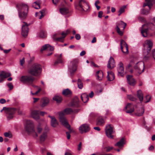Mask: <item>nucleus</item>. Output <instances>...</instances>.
<instances>
[{"instance_id":"c85d7f7f","label":"nucleus","mask_w":155,"mask_h":155,"mask_svg":"<svg viewBox=\"0 0 155 155\" xmlns=\"http://www.w3.org/2000/svg\"><path fill=\"white\" fill-rule=\"evenodd\" d=\"M107 78L108 81H112L114 79V73L111 71L107 72Z\"/></svg>"},{"instance_id":"e2e57ef3","label":"nucleus","mask_w":155,"mask_h":155,"mask_svg":"<svg viewBox=\"0 0 155 155\" xmlns=\"http://www.w3.org/2000/svg\"><path fill=\"white\" fill-rule=\"evenodd\" d=\"M89 95L90 97H91V98L93 97L94 95V93L93 91H91V93L90 94H89Z\"/></svg>"},{"instance_id":"f704fd0d","label":"nucleus","mask_w":155,"mask_h":155,"mask_svg":"<svg viewBox=\"0 0 155 155\" xmlns=\"http://www.w3.org/2000/svg\"><path fill=\"white\" fill-rule=\"evenodd\" d=\"M96 75L97 77V79L98 80H101L103 78V74L102 71H99L96 72Z\"/></svg>"},{"instance_id":"72a5a7b5","label":"nucleus","mask_w":155,"mask_h":155,"mask_svg":"<svg viewBox=\"0 0 155 155\" xmlns=\"http://www.w3.org/2000/svg\"><path fill=\"white\" fill-rule=\"evenodd\" d=\"M49 100L47 98H43L41 101V106L44 107L46 106L49 102Z\"/></svg>"},{"instance_id":"774afa93","label":"nucleus","mask_w":155,"mask_h":155,"mask_svg":"<svg viewBox=\"0 0 155 155\" xmlns=\"http://www.w3.org/2000/svg\"><path fill=\"white\" fill-rule=\"evenodd\" d=\"M85 51H83L80 53V55L81 56H83L85 55Z\"/></svg>"},{"instance_id":"b1692460","label":"nucleus","mask_w":155,"mask_h":155,"mask_svg":"<svg viewBox=\"0 0 155 155\" xmlns=\"http://www.w3.org/2000/svg\"><path fill=\"white\" fill-rule=\"evenodd\" d=\"M47 49L48 50L50 51H53L54 50V47L51 46L48 44H46L42 46L41 49V51L42 52L43 51Z\"/></svg>"},{"instance_id":"f8f14e48","label":"nucleus","mask_w":155,"mask_h":155,"mask_svg":"<svg viewBox=\"0 0 155 155\" xmlns=\"http://www.w3.org/2000/svg\"><path fill=\"white\" fill-rule=\"evenodd\" d=\"M26 129L28 133L31 134L32 132H34L35 125L33 121L28 120L26 121Z\"/></svg>"},{"instance_id":"4c0bfd02","label":"nucleus","mask_w":155,"mask_h":155,"mask_svg":"<svg viewBox=\"0 0 155 155\" xmlns=\"http://www.w3.org/2000/svg\"><path fill=\"white\" fill-rule=\"evenodd\" d=\"M47 132H43L40 137V140L41 141H44L47 137Z\"/></svg>"},{"instance_id":"6ab92c4d","label":"nucleus","mask_w":155,"mask_h":155,"mask_svg":"<svg viewBox=\"0 0 155 155\" xmlns=\"http://www.w3.org/2000/svg\"><path fill=\"white\" fill-rule=\"evenodd\" d=\"M124 110L127 113H131L134 110L133 105L131 103H128L125 106Z\"/></svg>"},{"instance_id":"cd10ccee","label":"nucleus","mask_w":155,"mask_h":155,"mask_svg":"<svg viewBox=\"0 0 155 155\" xmlns=\"http://www.w3.org/2000/svg\"><path fill=\"white\" fill-rule=\"evenodd\" d=\"M125 143L124 140L123 138H122L119 141L115 144V146L120 148L123 147Z\"/></svg>"},{"instance_id":"3c124183","label":"nucleus","mask_w":155,"mask_h":155,"mask_svg":"<svg viewBox=\"0 0 155 155\" xmlns=\"http://www.w3.org/2000/svg\"><path fill=\"white\" fill-rule=\"evenodd\" d=\"M118 27L117 28V31L118 34L120 35H123V32L122 31H120V28H119Z\"/></svg>"},{"instance_id":"4468645a","label":"nucleus","mask_w":155,"mask_h":155,"mask_svg":"<svg viewBox=\"0 0 155 155\" xmlns=\"http://www.w3.org/2000/svg\"><path fill=\"white\" fill-rule=\"evenodd\" d=\"M70 32V31L68 29L66 31H64L61 34L62 37L58 38H56V36L58 35V33H54L53 35L52 38L53 40L56 41L63 42L64 38Z\"/></svg>"},{"instance_id":"ddd939ff","label":"nucleus","mask_w":155,"mask_h":155,"mask_svg":"<svg viewBox=\"0 0 155 155\" xmlns=\"http://www.w3.org/2000/svg\"><path fill=\"white\" fill-rule=\"evenodd\" d=\"M43 128L41 127V125L40 122H39L38 124L36 126V129H34V132H32L31 134L35 138L37 137L42 132Z\"/></svg>"},{"instance_id":"0eeeda50","label":"nucleus","mask_w":155,"mask_h":155,"mask_svg":"<svg viewBox=\"0 0 155 155\" xmlns=\"http://www.w3.org/2000/svg\"><path fill=\"white\" fill-rule=\"evenodd\" d=\"M153 46V42L151 40H147L145 41L143 44V52L145 55L149 53Z\"/></svg>"},{"instance_id":"6e6552de","label":"nucleus","mask_w":155,"mask_h":155,"mask_svg":"<svg viewBox=\"0 0 155 155\" xmlns=\"http://www.w3.org/2000/svg\"><path fill=\"white\" fill-rule=\"evenodd\" d=\"M4 110L5 113L8 115V119L10 120L12 118L14 114L16 112V109L13 108H7L5 107H3V109L1 111L2 112Z\"/></svg>"},{"instance_id":"864d4df0","label":"nucleus","mask_w":155,"mask_h":155,"mask_svg":"<svg viewBox=\"0 0 155 155\" xmlns=\"http://www.w3.org/2000/svg\"><path fill=\"white\" fill-rule=\"evenodd\" d=\"M25 58H23L21 60H20V64L21 65L23 66L25 63Z\"/></svg>"},{"instance_id":"c756f323","label":"nucleus","mask_w":155,"mask_h":155,"mask_svg":"<svg viewBox=\"0 0 155 155\" xmlns=\"http://www.w3.org/2000/svg\"><path fill=\"white\" fill-rule=\"evenodd\" d=\"M81 98L82 101L84 103H86L89 100L88 95L86 93L82 94L81 95Z\"/></svg>"},{"instance_id":"338daca9","label":"nucleus","mask_w":155,"mask_h":155,"mask_svg":"<svg viewBox=\"0 0 155 155\" xmlns=\"http://www.w3.org/2000/svg\"><path fill=\"white\" fill-rule=\"evenodd\" d=\"M66 134L67 135V137L68 139H69L70 138V134L68 132H66Z\"/></svg>"},{"instance_id":"a211bd4d","label":"nucleus","mask_w":155,"mask_h":155,"mask_svg":"<svg viewBox=\"0 0 155 155\" xmlns=\"http://www.w3.org/2000/svg\"><path fill=\"white\" fill-rule=\"evenodd\" d=\"M90 129L89 126L86 124H82L79 128V131L81 134L88 131Z\"/></svg>"},{"instance_id":"052dcab7","label":"nucleus","mask_w":155,"mask_h":155,"mask_svg":"<svg viewBox=\"0 0 155 155\" xmlns=\"http://www.w3.org/2000/svg\"><path fill=\"white\" fill-rule=\"evenodd\" d=\"M6 102L5 100L4 99H1L0 100V103L2 104L5 103Z\"/></svg>"},{"instance_id":"393cba45","label":"nucleus","mask_w":155,"mask_h":155,"mask_svg":"<svg viewBox=\"0 0 155 155\" xmlns=\"http://www.w3.org/2000/svg\"><path fill=\"white\" fill-rule=\"evenodd\" d=\"M60 12L61 13L64 15H69L70 11L67 8L63 7L60 9Z\"/></svg>"},{"instance_id":"423d86ee","label":"nucleus","mask_w":155,"mask_h":155,"mask_svg":"<svg viewBox=\"0 0 155 155\" xmlns=\"http://www.w3.org/2000/svg\"><path fill=\"white\" fill-rule=\"evenodd\" d=\"M134 68L137 75L140 74L144 71V62L142 61H140L136 63L134 66Z\"/></svg>"},{"instance_id":"8fccbe9b","label":"nucleus","mask_w":155,"mask_h":155,"mask_svg":"<svg viewBox=\"0 0 155 155\" xmlns=\"http://www.w3.org/2000/svg\"><path fill=\"white\" fill-rule=\"evenodd\" d=\"M150 98L151 97L149 95H147L146 97V101H144L145 102L147 103L149 102L150 101Z\"/></svg>"},{"instance_id":"6e6d98bb","label":"nucleus","mask_w":155,"mask_h":155,"mask_svg":"<svg viewBox=\"0 0 155 155\" xmlns=\"http://www.w3.org/2000/svg\"><path fill=\"white\" fill-rule=\"evenodd\" d=\"M75 37L76 39L77 40H79L81 38L80 35L79 34H76L75 35Z\"/></svg>"},{"instance_id":"13d9d810","label":"nucleus","mask_w":155,"mask_h":155,"mask_svg":"<svg viewBox=\"0 0 155 155\" xmlns=\"http://www.w3.org/2000/svg\"><path fill=\"white\" fill-rule=\"evenodd\" d=\"M113 147H106V151L109 152L113 149Z\"/></svg>"},{"instance_id":"69168bd1","label":"nucleus","mask_w":155,"mask_h":155,"mask_svg":"<svg viewBox=\"0 0 155 155\" xmlns=\"http://www.w3.org/2000/svg\"><path fill=\"white\" fill-rule=\"evenodd\" d=\"M11 50V49H10L8 50H3L5 54H7L9 52V51Z\"/></svg>"},{"instance_id":"dca6fc26","label":"nucleus","mask_w":155,"mask_h":155,"mask_svg":"<svg viewBox=\"0 0 155 155\" xmlns=\"http://www.w3.org/2000/svg\"><path fill=\"white\" fill-rule=\"evenodd\" d=\"M120 48L122 52L124 53H128V49L127 44L123 40H121L120 42Z\"/></svg>"},{"instance_id":"a878e982","label":"nucleus","mask_w":155,"mask_h":155,"mask_svg":"<svg viewBox=\"0 0 155 155\" xmlns=\"http://www.w3.org/2000/svg\"><path fill=\"white\" fill-rule=\"evenodd\" d=\"M127 25V24L126 23L122 21H118L117 24L116 25V28H117V27L119 28H122L123 30H124L125 28V27Z\"/></svg>"},{"instance_id":"680f3d73","label":"nucleus","mask_w":155,"mask_h":155,"mask_svg":"<svg viewBox=\"0 0 155 155\" xmlns=\"http://www.w3.org/2000/svg\"><path fill=\"white\" fill-rule=\"evenodd\" d=\"M138 20L140 21L144 22L145 21L144 18L142 17H140L138 18Z\"/></svg>"},{"instance_id":"a18cd8bd","label":"nucleus","mask_w":155,"mask_h":155,"mask_svg":"<svg viewBox=\"0 0 155 155\" xmlns=\"http://www.w3.org/2000/svg\"><path fill=\"white\" fill-rule=\"evenodd\" d=\"M32 6L36 9H38L40 8V6L38 2L37 1L33 3Z\"/></svg>"},{"instance_id":"aec40b11","label":"nucleus","mask_w":155,"mask_h":155,"mask_svg":"<svg viewBox=\"0 0 155 155\" xmlns=\"http://www.w3.org/2000/svg\"><path fill=\"white\" fill-rule=\"evenodd\" d=\"M127 79L128 83L130 85L134 86L136 84V81L133 78V76L128 75L127 76Z\"/></svg>"},{"instance_id":"1a4fd4ad","label":"nucleus","mask_w":155,"mask_h":155,"mask_svg":"<svg viewBox=\"0 0 155 155\" xmlns=\"http://www.w3.org/2000/svg\"><path fill=\"white\" fill-rule=\"evenodd\" d=\"M115 131L114 127L111 124L107 125L105 129V132L107 137L109 138L112 139L114 137V136L112 135L114 134Z\"/></svg>"},{"instance_id":"09e8293b","label":"nucleus","mask_w":155,"mask_h":155,"mask_svg":"<svg viewBox=\"0 0 155 155\" xmlns=\"http://www.w3.org/2000/svg\"><path fill=\"white\" fill-rule=\"evenodd\" d=\"M127 98L131 101H135L136 100V98L134 97L133 96L131 95H128Z\"/></svg>"},{"instance_id":"412c9836","label":"nucleus","mask_w":155,"mask_h":155,"mask_svg":"<svg viewBox=\"0 0 155 155\" xmlns=\"http://www.w3.org/2000/svg\"><path fill=\"white\" fill-rule=\"evenodd\" d=\"M31 116L36 120H38L40 119L39 114V111L37 110H33L31 111L30 113Z\"/></svg>"},{"instance_id":"f257e3e1","label":"nucleus","mask_w":155,"mask_h":155,"mask_svg":"<svg viewBox=\"0 0 155 155\" xmlns=\"http://www.w3.org/2000/svg\"><path fill=\"white\" fill-rule=\"evenodd\" d=\"M73 112L72 110L70 108L65 109L64 110L58 113L59 119L61 124L67 128L70 132H72L70 126L68 124V121L64 117L65 114H69Z\"/></svg>"},{"instance_id":"9b49d317","label":"nucleus","mask_w":155,"mask_h":155,"mask_svg":"<svg viewBox=\"0 0 155 155\" xmlns=\"http://www.w3.org/2000/svg\"><path fill=\"white\" fill-rule=\"evenodd\" d=\"M34 80V78L29 75L23 76L20 78L21 81L29 85L31 84Z\"/></svg>"},{"instance_id":"39448f33","label":"nucleus","mask_w":155,"mask_h":155,"mask_svg":"<svg viewBox=\"0 0 155 155\" xmlns=\"http://www.w3.org/2000/svg\"><path fill=\"white\" fill-rule=\"evenodd\" d=\"M41 71V65L38 64H33L28 70L31 74L36 76L39 74Z\"/></svg>"},{"instance_id":"58836bf2","label":"nucleus","mask_w":155,"mask_h":155,"mask_svg":"<svg viewBox=\"0 0 155 155\" xmlns=\"http://www.w3.org/2000/svg\"><path fill=\"white\" fill-rule=\"evenodd\" d=\"M55 56L58 58V59L54 63V65H55L59 63H62L63 62V61L61 58L62 56V54H61L60 55L57 56V55H55Z\"/></svg>"},{"instance_id":"2f4dec72","label":"nucleus","mask_w":155,"mask_h":155,"mask_svg":"<svg viewBox=\"0 0 155 155\" xmlns=\"http://www.w3.org/2000/svg\"><path fill=\"white\" fill-rule=\"evenodd\" d=\"M146 25H143L141 30V33L142 36L145 37H146L147 35V31L148 29L147 28L144 29L143 28V27Z\"/></svg>"},{"instance_id":"79ce46f5","label":"nucleus","mask_w":155,"mask_h":155,"mask_svg":"<svg viewBox=\"0 0 155 155\" xmlns=\"http://www.w3.org/2000/svg\"><path fill=\"white\" fill-rule=\"evenodd\" d=\"M104 121L102 118H99L97 119V124L98 125H102L104 124Z\"/></svg>"},{"instance_id":"9d476101","label":"nucleus","mask_w":155,"mask_h":155,"mask_svg":"<svg viewBox=\"0 0 155 155\" xmlns=\"http://www.w3.org/2000/svg\"><path fill=\"white\" fill-rule=\"evenodd\" d=\"M78 61L77 59L71 61L68 65V70L71 75H72L77 69Z\"/></svg>"},{"instance_id":"2eb2a0df","label":"nucleus","mask_w":155,"mask_h":155,"mask_svg":"<svg viewBox=\"0 0 155 155\" xmlns=\"http://www.w3.org/2000/svg\"><path fill=\"white\" fill-rule=\"evenodd\" d=\"M24 24L22 26V31L21 34L23 37L25 38L28 35V25L25 22H23Z\"/></svg>"},{"instance_id":"0e129e2a","label":"nucleus","mask_w":155,"mask_h":155,"mask_svg":"<svg viewBox=\"0 0 155 155\" xmlns=\"http://www.w3.org/2000/svg\"><path fill=\"white\" fill-rule=\"evenodd\" d=\"M52 1L54 5H56L58 2L59 0H52Z\"/></svg>"},{"instance_id":"a19ab883","label":"nucleus","mask_w":155,"mask_h":155,"mask_svg":"<svg viewBox=\"0 0 155 155\" xmlns=\"http://www.w3.org/2000/svg\"><path fill=\"white\" fill-rule=\"evenodd\" d=\"M53 100L55 101L57 103H60L62 100V98L60 96H55L53 97Z\"/></svg>"},{"instance_id":"bb28decb","label":"nucleus","mask_w":155,"mask_h":155,"mask_svg":"<svg viewBox=\"0 0 155 155\" xmlns=\"http://www.w3.org/2000/svg\"><path fill=\"white\" fill-rule=\"evenodd\" d=\"M11 75V73L9 72L2 71L0 73V77L1 78H6L10 76Z\"/></svg>"},{"instance_id":"7ed1b4c3","label":"nucleus","mask_w":155,"mask_h":155,"mask_svg":"<svg viewBox=\"0 0 155 155\" xmlns=\"http://www.w3.org/2000/svg\"><path fill=\"white\" fill-rule=\"evenodd\" d=\"M76 8L84 12H88L89 10V6L88 3L84 0H80L76 5Z\"/></svg>"},{"instance_id":"4d7b16f0","label":"nucleus","mask_w":155,"mask_h":155,"mask_svg":"<svg viewBox=\"0 0 155 155\" xmlns=\"http://www.w3.org/2000/svg\"><path fill=\"white\" fill-rule=\"evenodd\" d=\"M81 146L82 143L81 142H80L78 145V150H81Z\"/></svg>"},{"instance_id":"473e14b6","label":"nucleus","mask_w":155,"mask_h":155,"mask_svg":"<svg viewBox=\"0 0 155 155\" xmlns=\"http://www.w3.org/2000/svg\"><path fill=\"white\" fill-rule=\"evenodd\" d=\"M137 97L141 103L143 100V93L141 90H138L137 93Z\"/></svg>"},{"instance_id":"20e7f679","label":"nucleus","mask_w":155,"mask_h":155,"mask_svg":"<svg viewBox=\"0 0 155 155\" xmlns=\"http://www.w3.org/2000/svg\"><path fill=\"white\" fill-rule=\"evenodd\" d=\"M146 2L143 5L144 8L141 11V13L144 15L147 14L150 9L151 6L155 2V0H145Z\"/></svg>"},{"instance_id":"37998d69","label":"nucleus","mask_w":155,"mask_h":155,"mask_svg":"<svg viewBox=\"0 0 155 155\" xmlns=\"http://www.w3.org/2000/svg\"><path fill=\"white\" fill-rule=\"evenodd\" d=\"M78 87L80 89H82L83 87V83L80 79L78 80Z\"/></svg>"},{"instance_id":"f3484780","label":"nucleus","mask_w":155,"mask_h":155,"mask_svg":"<svg viewBox=\"0 0 155 155\" xmlns=\"http://www.w3.org/2000/svg\"><path fill=\"white\" fill-rule=\"evenodd\" d=\"M124 69L123 64L121 62H120L118 65L117 68L118 76L122 77L124 76Z\"/></svg>"},{"instance_id":"5fc2aeb1","label":"nucleus","mask_w":155,"mask_h":155,"mask_svg":"<svg viewBox=\"0 0 155 155\" xmlns=\"http://www.w3.org/2000/svg\"><path fill=\"white\" fill-rule=\"evenodd\" d=\"M152 56L155 60V49H153L152 51Z\"/></svg>"},{"instance_id":"7c9ffc66","label":"nucleus","mask_w":155,"mask_h":155,"mask_svg":"<svg viewBox=\"0 0 155 155\" xmlns=\"http://www.w3.org/2000/svg\"><path fill=\"white\" fill-rule=\"evenodd\" d=\"M45 12V10L43 9L38 12H36L35 13V16L36 17L38 16L39 19H41L44 16V13Z\"/></svg>"},{"instance_id":"ea45409f","label":"nucleus","mask_w":155,"mask_h":155,"mask_svg":"<svg viewBox=\"0 0 155 155\" xmlns=\"http://www.w3.org/2000/svg\"><path fill=\"white\" fill-rule=\"evenodd\" d=\"M72 92L69 89H66L63 91L62 94L65 96H67L71 94Z\"/></svg>"},{"instance_id":"c9c22d12","label":"nucleus","mask_w":155,"mask_h":155,"mask_svg":"<svg viewBox=\"0 0 155 155\" xmlns=\"http://www.w3.org/2000/svg\"><path fill=\"white\" fill-rule=\"evenodd\" d=\"M127 6V5H124L120 8L118 11V16L120 15L121 14L125 12V9L126 8Z\"/></svg>"},{"instance_id":"e433bc0d","label":"nucleus","mask_w":155,"mask_h":155,"mask_svg":"<svg viewBox=\"0 0 155 155\" xmlns=\"http://www.w3.org/2000/svg\"><path fill=\"white\" fill-rule=\"evenodd\" d=\"M144 112V109L143 108L141 107L137 110L135 114L137 116H140L143 115Z\"/></svg>"},{"instance_id":"4be33fe9","label":"nucleus","mask_w":155,"mask_h":155,"mask_svg":"<svg viewBox=\"0 0 155 155\" xmlns=\"http://www.w3.org/2000/svg\"><path fill=\"white\" fill-rule=\"evenodd\" d=\"M48 117L51 119V126L53 127H55L58 125V123L54 116H52L50 115L48 116Z\"/></svg>"},{"instance_id":"49530a36","label":"nucleus","mask_w":155,"mask_h":155,"mask_svg":"<svg viewBox=\"0 0 155 155\" xmlns=\"http://www.w3.org/2000/svg\"><path fill=\"white\" fill-rule=\"evenodd\" d=\"M71 106H78V102L77 101H74L70 104Z\"/></svg>"},{"instance_id":"bf43d9fd","label":"nucleus","mask_w":155,"mask_h":155,"mask_svg":"<svg viewBox=\"0 0 155 155\" xmlns=\"http://www.w3.org/2000/svg\"><path fill=\"white\" fill-rule=\"evenodd\" d=\"M103 15V12L102 11L99 12L98 14V17L100 18H101Z\"/></svg>"},{"instance_id":"de8ad7c7","label":"nucleus","mask_w":155,"mask_h":155,"mask_svg":"<svg viewBox=\"0 0 155 155\" xmlns=\"http://www.w3.org/2000/svg\"><path fill=\"white\" fill-rule=\"evenodd\" d=\"M4 135L5 137L9 138H12V137L11 134L10 132H5L4 133Z\"/></svg>"},{"instance_id":"5701e85b","label":"nucleus","mask_w":155,"mask_h":155,"mask_svg":"<svg viewBox=\"0 0 155 155\" xmlns=\"http://www.w3.org/2000/svg\"><path fill=\"white\" fill-rule=\"evenodd\" d=\"M115 66V64L114 59L111 57L108 61L107 65V67L108 68L111 69Z\"/></svg>"},{"instance_id":"603ef678","label":"nucleus","mask_w":155,"mask_h":155,"mask_svg":"<svg viewBox=\"0 0 155 155\" xmlns=\"http://www.w3.org/2000/svg\"><path fill=\"white\" fill-rule=\"evenodd\" d=\"M7 85L9 88L10 90L12 89L13 87V85L12 83H10L7 84Z\"/></svg>"},{"instance_id":"f03ea898","label":"nucleus","mask_w":155,"mask_h":155,"mask_svg":"<svg viewBox=\"0 0 155 155\" xmlns=\"http://www.w3.org/2000/svg\"><path fill=\"white\" fill-rule=\"evenodd\" d=\"M18 16L21 20L25 19L27 15L28 7V5L25 4H20L17 5Z\"/></svg>"},{"instance_id":"c03bdc74","label":"nucleus","mask_w":155,"mask_h":155,"mask_svg":"<svg viewBox=\"0 0 155 155\" xmlns=\"http://www.w3.org/2000/svg\"><path fill=\"white\" fill-rule=\"evenodd\" d=\"M38 36L41 38H44L46 36V34L44 31H42L39 32Z\"/></svg>"}]
</instances>
